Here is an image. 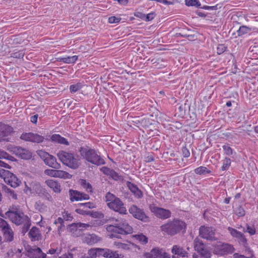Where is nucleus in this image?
Returning <instances> with one entry per match:
<instances>
[{
    "label": "nucleus",
    "mask_w": 258,
    "mask_h": 258,
    "mask_svg": "<svg viewBox=\"0 0 258 258\" xmlns=\"http://www.w3.org/2000/svg\"><path fill=\"white\" fill-rule=\"evenodd\" d=\"M78 151L83 159L93 164L99 166L105 163L104 159L97 154L95 149L86 145L79 147Z\"/></svg>",
    "instance_id": "f257e3e1"
},
{
    "label": "nucleus",
    "mask_w": 258,
    "mask_h": 258,
    "mask_svg": "<svg viewBox=\"0 0 258 258\" xmlns=\"http://www.w3.org/2000/svg\"><path fill=\"white\" fill-rule=\"evenodd\" d=\"M186 224L183 221L174 219L160 227L161 231L170 236H174L181 232L186 231Z\"/></svg>",
    "instance_id": "f03ea898"
},
{
    "label": "nucleus",
    "mask_w": 258,
    "mask_h": 258,
    "mask_svg": "<svg viewBox=\"0 0 258 258\" xmlns=\"http://www.w3.org/2000/svg\"><path fill=\"white\" fill-rule=\"evenodd\" d=\"M57 156L59 160L66 166L73 169L79 168L81 163L78 155L64 151H60Z\"/></svg>",
    "instance_id": "7ed1b4c3"
},
{
    "label": "nucleus",
    "mask_w": 258,
    "mask_h": 258,
    "mask_svg": "<svg viewBox=\"0 0 258 258\" xmlns=\"http://www.w3.org/2000/svg\"><path fill=\"white\" fill-rule=\"evenodd\" d=\"M105 201L107 202V206L115 212H118L121 214H126V209L124 206V204L120 199L110 192L106 193L105 196Z\"/></svg>",
    "instance_id": "20e7f679"
},
{
    "label": "nucleus",
    "mask_w": 258,
    "mask_h": 258,
    "mask_svg": "<svg viewBox=\"0 0 258 258\" xmlns=\"http://www.w3.org/2000/svg\"><path fill=\"white\" fill-rule=\"evenodd\" d=\"M108 232L120 233L126 235L133 232V228L128 224L125 220H115V222L107 226Z\"/></svg>",
    "instance_id": "39448f33"
},
{
    "label": "nucleus",
    "mask_w": 258,
    "mask_h": 258,
    "mask_svg": "<svg viewBox=\"0 0 258 258\" xmlns=\"http://www.w3.org/2000/svg\"><path fill=\"white\" fill-rule=\"evenodd\" d=\"M30 185L33 189V193H35L38 197L42 199L52 202L53 198L47 189L43 187L39 182L34 181L30 183Z\"/></svg>",
    "instance_id": "423d86ee"
},
{
    "label": "nucleus",
    "mask_w": 258,
    "mask_h": 258,
    "mask_svg": "<svg viewBox=\"0 0 258 258\" xmlns=\"http://www.w3.org/2000/svg\"><path fill=\"white\" fill-rule=\"evenodd\" d=\"M5 215L13 223L17 225L22 224L23 222L22 217L25 216L24 213L16 206L10 207L9 210L6 212Z\"/></svg>",
    "instance_id": "0eeeda50"
},
{
    "label": "nucleus",
    "mask_w": 258,
    "mask_h": 258,
    "mask_svg": "<svg viewBox=\"0 0 258 258\" xmlns=\"http://www.w3.org/2000/svg\"><path fill=\"white\" fill-rule=\"evenodd\" d=\"M216 229L212 226H201L199 228V236L210 241L218 239L216 235Z\"/></svg>",
    "instance_id": "6e6552de"
},
{
    "label": "nucleus",
    "mask_w": 258,
    "mask_h": 258,
    "mask_svg": "<svg viewBox=\"0 0 258 258\" xmlns=\"http://www.w3.org/2000/svg\"><path fill=\"white\" fill-rule=\"evenodd\" d=\"M227 230L233 238L237 239L239 244L243 246L246 252H251V249L248 245L247 240L242 233L231 227H228Z\"/></svg>",
    "instance_id": "1a4fd4ad"
},
{
    "label": "nucleus",
    "mask_w": 258,
    "mask_h": 258,
    "mask_svg": "<svg viewBox=\"0 0 258 258\" xmlns=\"http://www.w3.org/2000/svg\"><path fill=\"white\" fill-rule=\"evenodd\" d=\"M128 211L135 218L143 222H149L150 221V218L145 212L144 209L139 208L135 205H132Z\"/></svg>",
    "instance_id": "9d476101"
},
{
    "label": "nucleus",
    "mask_w": 258,
    "mask_h": 258,
    "mask_svg": "<svg viewBox=\"0 0 258 258\" xmlns=\"http://www.w3.org/2000/svg\"><path fill=\"white\" fill-rule=\"evenodd\" d=\"M149 208L150 211L159 219L165 220L171 217V212L169 210L158 207L155 204H150Z\"/></svg>",
    "instance_id": "9b49d317"
},
{
    "label": "nucleus",
    "mask_w": 258,
    "mask_h": 258,
    "mask_svg": "<svg viewBox=\"0 0 258 258\" xmlns=\"http://www.w3.org/2000/svg\"><path fill=\"white\" fill-rule=\"evenodd\" d=\"M234 250L233 246L227 243L219 242L215 247V253L221 255L232 253Z\"/></svg>",
    "instance_id": "f8f14e48"
},
{
    "label": "nucleus",
    "mask_w": 258,
    "mask_h": 258,
    "mask_svg": "<svg viewBox=\"0 0 258 258\" xmlns=\"http://www.w3.org/2000/svg\"><path fill=\"white\" fill-rule=\"evenodd\" d=\"M15 131L11 125L0 122V142L10 141V136L13 135Z\"/></svg>",
    "instance_id": "ddd939ff"
},
{
    "label": "nucleus",
    "mask_w": 258,
    "mask_h": 258,
    "mask_svg": "<svg viewBox=\"0 0 258 258\" xmlns=\"http://www.w3.org/2000/svg\"><path fill=\"white\" fill-rule=\"evenodd\" d=\"M15 154L25 160H29L32 157V153L28 150L21 147H16L13 149Z\"/></svg>",
    "instance_id": "4468645a"
},
{
    "label": "nucleus",
    "mask_w": 258,
    "mask_h": 258,
    "mask_svg": "<svg viewBox=\"0 0 258 258\" xmlns=\"http://www.w3.org/2000/svg\"><path fill=\"white\" fill-rule=\"evenodd\" d=\"M44 173L48 176L53 177H58L61 178H68L70 174L66 171L56 170V169H47L44 170Z\"/></svg>",
    "instance_id": "2eb2a0df"
},
{
    "label": "nucleus",
    "mask_w": 258,
    "mask_h": 258,
    "mask_svg": "<svg viewBox=\"0 0 258 258\" xmlns=\"http://www.w3.org/2000/svg\"><path fill=\"white\" fill-rule=\"evenodd\" d=\"M101 170L104 174L114 180L117 181L123 180L122 176L119 175L118 173L112 169L107 167H103Z\"/></svg>",
    "instance_id": "dca6fc26"
},
{
    "label": "nucleus",
    "mask_w": 258,
    "mask_h": 258,
    "mask_svg": "<svg viewBox=\"0 0 258 258\" xmlns=\"http://www.w3.org/2000/svg\"><path fill=\"white\" fill-rule=\"evenodd\" d=\"M28 236L31 241H39L42 239V236L39 229L33 226L28 233Z\"/></svg>",
    "instance_id": "f3484780"
},
{
    "label": "nucleus",
    "mask_w": 258,
    "mask_h": 258,
    "mask_svg": "<svg viewBox=\"0 0 258 258\" xmlns=\"http://www.w3.org/2000/svg\"><path fill=\"white\" fill-rule=\"evenodd\" d=\"M126 185L128 187V189L134 194V195L136 198L138 199H141L143 197V192L138 187L137 185L130 181H127Z\"/></svg>",
    "instance_id": "a211bd4d"
},
{
    "label": "nucleus",
    "mask_w": 258,
    "mask_h": 258,
    "mask_svg": "<svg viewBox=\"0 0 258 258\" xmlns=\"http://www.w3.org/2000/svg\"><path fill=\"white\" fill-rule=\"evenodd\" d=\"M101 238L94 234H87L83 239V242L89 245H93L100 241Z\"/></svg>",
    "instance_id": "6ab92c4d"
},
{
    "label": "nucleus",
    "mask_w": 258,
    "mask_h": 258,
    "mask_svg": "<svg viewBox=\"0 0 258 258\" xmlns=\"http://www.w3.org/2000/svg\"><path fill=\"white\" fill-rule=\"evenodd\" d=\"M45 183L49 187L52 189L54 192L58 194L61 192V185L58 182L52 179H47L45 180Z\"/></svg>",
    "instance_id": "aec40b11"
},
{
    "label": "nucleus",
    "mask_w": 258,
    "mask_h": 258,
    "mask_svg": "<svg viewBox=\"0 0 258 258\" xmlns=\"http://www.w3.org/2000/svg\"><path fill=\"white\" fill-rule=\"evenodd\" d=\"M44 163L45 165L56 169H58L61 167L60 163L57 162L56 158L51 155H49L47 160L45 161Z\"/></svg>",
    "instance_id": "412c9836"
},
{
    "label": "nucleus",
    "mask_w": 258,
    "mask_h": 258,
    "mask_svg": "<svg viewBox=\"0 0 258 258\" xmlns=\"http://www.w3.org/2000/svg\"><path fill=\"white\" fill-rule=\"evenodd\" d=\"M5 182L10 185L11 187L16 188L20 185L21 181L12 173L9 177L6 178Z\"/></svg>",
    "instance_id": "4be33fe9"
},
{
    "label": "nucleus",
    "mask_w": 258,
    "mask_h": 258,
    "mask_svg": "<svg viewBox=\"0 0 258 258\" xmlns=\"http://www.w3.org/2000/svg\"><path fill=\"white\" fill-rule=\"evenodd\" d=\"M161 252H162V248L155 247L153 248L149 252L145 253L144 256L146 258H161Z\"/></svg>",
    "instance_id": "5701e85b"
},
{
    "label": "nucleus",
    "mask_w": 258,
    "mask_h": 258,
    "mask_svg": "<svg viewBox=\"0 0 258 258\" xmlns=\"http://www.w3.org/2000/svg\"><path fill=\"white\" fill-rule=\"evenodd\" d=\"M23 218V222L22 224H23V226L21 228V233L24 235L26 232H27L31 225V219L29 218V217L27 215H25Z\"/></svg>",
    "instance_id": "b1692460"
},
{
    "label": "nucleus",
    "mask_w": 258,
    "mask_h": 258,
    "mask_svg": "<svg viewBox=\"0 0 258 258\" xmlns=\"http://www.w3.org/2000/svg\"><path fill=\"white\" fill-rule=\"evenodd\" d=\"M50 140L52 142L60 144L69 146L70 145L68 140L64 137H61L58 134H53L51 136Z\"/></svg>",
    "instance_id": "393cba45"
},
{
    "label": "nucleus",
    "mask_w": 258,
    "mask_h": 258,
    "mask_svg": "<svg viewBox=\"0 0 258 258\" xmlns=\"http://www.w3.org/2000/svg\"><path fill=\"white\" fill-rule=\"evenodd\" d=\"M172 252L174 254V255H178L182 257H188V253L185 251L183 248L178 246L177 245H174L172 249Z\"/></svg>",
    "instance_id": "a878e982"
},
{
    "label": "nucleus",
    "mask_w": 258,
    "mask_h": 258,
    "mask_svg": "<svg viewBox=\"0 0 258 258\" xmlns=\"http://www.w3.org/2000/svg\"><path fill=\"white\" fill-rule=\"evenodd\" d=\"M2 189L3 191L8 194V197H11L15 200L18 199L17 195L13 189L9 188L7 185L4 184H2Z\"/></svg>",
    "instance_id": "bb28decb"
},
{
    "label": "nucleus",
    "mask_w": 258,
    "mask_h": 258,
    "mask_svg": "<svg viewBox=\"0 0 258 258\" xmlns=\"http://www.w3.org/2000/svg\"><path fill=\"white\" fill-rule=\"evenodd\" d=\"M69 196L70 201L72 202L81 201V198L80 197V191L77 190L70 189L69 190Z\"/></svg>",
    "instance_id": "cd10ccee"
},
{
    "label": "nucleus",
    "mask_w": 258,
    "mask_h": 258,
    "mask_svg": "<svg viewBox=\"0 0 258 258\" xmlns=\"http://www.w3.org/2000/svg\"><path fill=\"white\" fill-rule=\"evenodd\" d=\"M78 58V56L77 55H74L66 57H60L58 58V60L66 63H74L77 60Z\"/></svg>",
    "instance_id": "c85d7f7f"
},
{
    "label": "nucleus",
    "mask_w": 258,
    "mask_h": 258,
    "mask_svg": "<svg viewBox=\"0 0 258 258\" xmlns=\"http://www.w3.org/2000/svg\"><path fill=\"white\" fill-rule=\"evenodd\" d=\"M252 31V28L245 25L240 26L239 29L237 31L238 36L240 37L243 35L246 34Z\"/></svg>",
    "instance_id": "c756f323"
},
{
    "label": "nucleus",
    "mask_w": 258,
    "mask_h": 258,
    "mask_svg": "<svg viewBox=\"0 0 258 258\" xmlns=\"http://www.w3.org/2000/svg\"><path fill=\"white\" fill-rule=\"evenodd\" d=\"M3 232L5 240L7 241L11 242L13 240V232L10 227L8 229H6V230L3 231Z\"/></svg>",
    "instance_id": "7c9ffc66"
},
{
    "label": "nucleus",
    "mask_w": 258,
    "mask_h": 258,
    "mask_svg": "<svg viewBox=\"0 0 258 258\" xmlns=\"http://www.w3.org/2000/svg\"><path fill=\"white\" fill-rule=\"evenodd\" d=\"M195 172L197 174L204 175L211 173V170H209L206 167L200 166L195 169Z\"/></svg>",
    "instance_id": "2f4dec72"
},
{
    "label": "nucleus",
    "mask_w": 258,
    "mask_h": 258,
    "mask_svg": "<svg viewBox=\"0 0 258 258\" xmlns=\"http://www.w3.org/2000/svg\"><path fill=\"white\" fill-rule=\"evenodd\" d=\"M195 248L198 252L205 248V245L203 241L198 237H196L194 240Z\"/></svg>",
    "instance_id": "473e14b6"
},
{
    "label": "nucleus",
    "mask_w": 258,
    "mask_h": 258,
    "mask_svg": "<svg viewBox=\"0 0 258 258\" xmlns=\"http://www.w3.org/2000/svg\"><path fill=\"white\" fill-rule=\"evenodd\" d=\"M83 85L82 83L79 82L77 84L71 85L70 86V92L73 94L77 92V91H80L82 87H83Z\"/></svg>",
    "instance_id": "72a5a7b5"
},
{
    "label": "nucleus",
    "mask_w": 258,
    "mask_h": 258,
    "mask_svg": "<svg viewBox=\"0 0 258 258\" xmlns=\"http://www.w3.org/2000/svg\"><path fill=\"white\" fill-rule=\"evenodd\" d=\"M44 140V137L43 136H40L37 134L33 133L31 142L35 143H42Z\"/></svg>",
    "instance_id": "f704fd0d"
},
{
    "label": "nucleus",
    "mask_w": 258,
    "mask_h": 258,
    "mask_svg": "<svg viewBox=\"0 0 258 258\" xmlns=\"http://www.w3.org/2000/svg\"><path fill=\"white\" fill-rule=\"evenodd\" d=\"M109 252H108L107 258H123L124 255L122 254L119 253L118 251H113L109 249Z\"/></svg>",
    "instance_id": "c9c22d12"
},
{
    "label": "nucleus",
    "mask_w": 258,
    "mask_h": 258,
    "mask_svg": "<svg viewBox=\"0 0 258 258\" xmlns=\"http://www.w3.org/2000/svg\"><path fill=\"white\" fill-rule=\"evenodd\" d=\"M96 250L98 257L102 256L105 258H107L108 252L110 251L108 248H96Z\"/></svg>",
    "instance_id": "e433bc0d"
},
{
    "label": "nucleus",
    "mask_w": 258,
    "mask_h": 258,
    "mask_svg": "<svg viewBox=\"0 0 258 258\" xmlns=\"http://www.w3.org/2000/svg\"><path fill=\"white\" fill-rule=\"evenodd\" d=\"M80 183L81 186H83L84 188H85L88 192L92 191V186L91 184L90 183L87 182L86 181V180L81 179Z\"/></svg>",
    "instance_id": "4c0bfd02"
},
{
    "label": "nucleus",
    "mask_w": 258,
    "mask_h": 258,
    "mask_svg": "<svg viewBox=\"0 0 258 258\" xmlns=\"http://www.w3.org/2000/svg\"><path fill=\"white\" fill-rule=\"evenodd\" d=\"M235 214L239 217H243L245 215V211L243 208V207L239 205L237 208H236L235 210Z\"/></svg>",
    "instance_id": "58836bf2"
},
{
    "label": "nucleus",
    "mask_w": 258,
    "mask_h": 258,
    "mask_svg": "<svg viewBox=\"0 0 258 258\" xmlns=\"http://www.w3.org/2000/svg\"><path fill=\"white\" fill-rule=\"evenodd\" d=\"M185 5L188 6H195L199 8L201 6V4L198 0H185Z\"/></svg>",
    "instance_id": "ea45409f"
},
{
    "label": "nucleus",
    "mask_w": 258,
    "mask_h": 258,
    "mask_svg": "<svg viewBox=\"0 0 258 258\" xmlns=\"http://www.w3.org/2000/svg\"><path fill=\"white\" fill-rule=\"evenodd\" d=\"M231 165V159L228 157H225L223 160V165L222 166V170H227L229 168Z\"/></svg>",
    "instance_id": "a19ab883"
},
{
    "label": "nucleus",
    "mask_w": 258,
    "mask_h": 258,
    "mask_svg": "<svg viewBox=\"0 0 258 258\" xmlns=\"http://www.w3.org/2000/svg\"><path fill=\"white\" fill-rule=\"evenodd\" d=\"M25 54L24 50L13 52L11 54V56L16 58H22Z\"/></svg>",
    "instance_id": "79ce46f5"
},
{
    "label": "nucleus",
    "mask_w": 258,
    "mask_h": 258,
    "mask_svg": "<svg viewBox=\"0 0 258 258\" xmlns=\"http://www.w3.org/2000/svg\"><path fill=\"white\" fill-rule=\"evenodd\" d=\"M12 172L9 170L4 169H0V177L4 179V181L6 180V178L9 177L12 174Z\"/></svg>",
    "instance_id": "37998d69"
},
{
    "label": "nucleus",
    "mask_w": 258,
    "mask_h": 258,
    "mask_svg": "<svg viewBox=\"0 0 258 258\" xmlns=\"http://www.w3.org/2000/svg\"><path fill=\"white\" fill-rule=\"evenodd\" d=\"M198 252L204 257L210 258L212 254L209 250L207 248H204L202 250H200Z\"/></svg>",
    "instance_id": "c03bdc74"
},
{
    "label": "nucleus",
    "mask_w": 258,
    "mask_h": 258,
    "mask_svg": "<svg viewBox=\"0 0 258 258\" xmlns=\"http://www.w3.org/2000/svg\"><path fill=\"white\" fill-rule=\"evenodd\" d=\"M191 30L189 29L183 28L180 30V32L176 34V36H181L182 37L186 38L188 34H189L188 32Z\"/></svg>",
    "instance_id": "a18cd8bd"
},
{
    "label": "nucleus",
    "mask_w": 258,
    "mask_h": 258,
    "mask_svg": "<svg viewBox=\"0 0 258 258\" xmlns=\"http://www.w3.org/2000/svg\"><path fill=\"white\" fill-rule=\"evenodd\" d=\"M37 154L40 157V158L43 161L44 163L45 162V161L47 160L48 157L50 155L48 153L43 151L42 150L38 151Z\"/></svg>",
    "instance_id": "49530a36"
},
{
    "label": "nucleus",
    "mask_w": 258,
    "mask_h": 258,
    "mask_svg": "<svg viewBox=\"0 0 258 258\" xmlns=\"http://www.w3.org/2000/svg\"><path fill=\"white\" fill-rule=\"evenodd\" d=\"M78 206L83 207V209L86 210L87 209H93L95 208V205L94 203L91 202H87L85 203H79L78 204Z\"/></svg>",
    "instance_id": "de8ad7c7"
},
{
    "label": "nucleus",
    "mask_w": 258,
    "mask_h": 258,
    "mask_svg": "<svg viewBox=\"0 0 258 258\" xmlns=\"http://www.w3.org/2000/svg\"><path fill=\"white\" fill-rule=\"evenodd\" d=\"M32 134L33 133L30 132L23 133L21 135L20 139L26 141L31 142Z\"/></svg>",
    "instance_id": "09e8293b"
},
{
    "label": "nucleus",
    "mask_w": 258,
    "mask_h": 258,
    "mask_svg": "<svg viewBox=\"0 0 258 258\" xmlns=\"http://www.w3.org/2000/svg\"><path fill=\"white\" fill-rule=\"evenodd\" d=\"M34 207L35 209L38 210L40 212H42L44 211L45 206L41 201H38L35 202Z\"/></svg>",
    "instance_id": "8fccbe9b"
},
{
    "label": "nucleus",
    "mask_w": 258,
    "mask_h": 258,
    "mask_svg": "<svg viewBox=\"0 0 258 258\" xmlns=\"http://www.w3.org/2000/svg\"><path fill=\"white\" fill-rule=\"evenodd\" d=\"M246 230H245L244 228H243V232H247L250 235H253L255 233V228L253 225L249 226L248 224H246Z\"/></svg>",
    "instance_id": "3c124183"
},
{
    "label": "nucleus",
    "mask_w": 258,
    "mask_h": 258,
    "mask_svg": "<svg viewBox=\"0 0 258 258\" xmlns=\"http://www.w3.org/2000/svg\"><path fill=\"white\" fill-rule=\"evenodd\" d=\"M223 150L225 152V153L228 155H231L233 154V149L229 146L228 144H226L224 145L222 147Z\"/></svg>",
    "instance_id": "603ef678"
},
{
    "label": "nucleus",
    "mask_w": 258,
    "mask_h": 258,
    "mask_svg": "<svg viewBox=\"0 0 258 258\" xmlns=\"http://www.w3.org/2000/svg\"><path fill=\"white\" fill-rule=\"evenodd\" d=\"M114 244L118 248H121L124 250H129L130 249V245L125 243H122L119 242H114Z\"/></svg>",
    "instance_id": "864d4df0"
},
{
    "label": "nucleus",
    "mask_w": 258,
    "mask_h": 258,
    "mask_svg": "<svg viewBox=\"0 0 258 258\" xmlns=\"http://www.w3.org/2000/svg\"><path fill=\"white\" fill-rule=\"evenodd\" d=\"M87 254L90 258H96L97 257V252L96 248H92L88 250Z\"/></svg>",
    "instance_id": "5fc2aeb1"
},
{
    "label": "nucleus",
    "mask_w": 258,
    "mask_h": 258,
    "mask_svg": "<svg viewBox=\"0 0 258 258\" xmlns=\"http://www.w3.org/2000/svg\"><path fill=\"white\" fill-rule=\"evenodd\" d=\"M227 47L224 44H219L217 47V53L218 54H221L226 51Z\"/></svg>",
    "instance_id": "6e6d98bb"
},
{
    "label": "nucleus",
    "mask_w": 258,
    "mask_h": 258,
    "mask_svg": "<svg viewBox=\"0 0 258 258\" xmlns=\"http://www.w3.org/2000/svg\"><path fill=\"white\" fill-rule=\"evenodd\" d=\"M75 212L79 214L82 215H90L91 213V212L89 211H87L86 210L84 209H80L78 208L75 210Z\"/></svg>",
    "instance_id": "4d7b16f0"
},
{
    "label": "nucleus",
    "mask_w": 258,
    "mask_h": 258,
    "mask_svg": "<svg viewBox=\"0 0 258 258\" xmlns=\"http://www.w3.org/2000/svg\"><path fill=\"white\" fill-rule=\"evenodd\" d=\"M24 192L27 195H31L33 194V189L32 186H29L26 182H25V188L23 189Z\"/></svg>",
    "instance_id": "13d9d810"
},
{
    "label": "nucleus",
    "mask_w": 258,
    "mask_h": 258,
    "mask_svg": "<svg viewBox=\"0 0 258 258\" xmlns=\"http://www.w3.org/2000/svg\"><path fill=\"white\" fill-rule=\"evenodd\" d=\"M137 237V239H138L140 242H141L142 244H145L148 242V238L143 234H141L140 235H138Z\"/></svg>",
    "instance_id": "bf43d9fd"
},
{
    "label": "nucleus",
    "mask_w": 258,
    "mask_h": 258,
    "mask_svg": "<svg viewBox=\"0 0 258 258\" xmlns=\"http://www.w3.org/2000/svg\"><path fill=\"white\" fill-rule=\"evenodd\" d=\"M62 215L63 219L66 221H72V219H73V217L72 215H71V214L69 213L68 212H67V211H64L62 213Z\"/></svg>",
    "instance_id": "052dcab7"
},
{
    "label": "nucleus",
    "mask_w": 258,
    "mask_h": 258,
    "mask_svg": "<svg viewBox=\"0 0 258 258\" xmlns=\"http://www.w3.org/2000/svg\"><path fill=\"white\" fill-rule=\"evenodd\" d=\"M0 227L2 228L3 231L6 230V229H8L10 227L7 222L4 220V219H0Z\"/></svg>",
    "instance_id": "680f3d73"
},
{
    "label": "nucleus",
    "mask_w": 258,
    "mask_h": 258,
    "mask_svg": "<svg viewBox=\"0 0 258 258\" xmlns=\"http://www.w3.org/2000/svg\"><path fill=\"white\" fill-rule=\"evenodd\" d=\"M185 106L186 104H184V105H181L178 107V110L179 113V115L183 116L185 115Z\"/></svg>",
    "instance_id": "e2e57ef3"
},
{
    "label": "nucleus",
    "mask_w": 258,
    "mask_h": 258,
    "mask_svg": "<svg viewBox=\"0 0 258 258\" xmlns=\"http://www.w3.org/2000/svg\"><path fill=\"white\" fill-rule=\"evenodd\" d=\"M70 230L74 233L75 232H77L79 231V227L78 225V223H74L71 225H69Z\"/></svg>",
    "instance_id": "0e129e2a"
},
{
    "label": "nucleus",
    "mask_w": 258,
    "mask_h": 258,
    "mask_svg": "<svg viewBox=\"0 0 258 258\" xmlns=\"http://www.w3.org/2000/svg\"><path fill=\"white\" fill-rule=\"evenodd\" d=\"M247 254H250V255L248 256H245L244 255L240 254L237 253H235L234 254L233 256L234 258H252L253 256V254L252 253V251L251 250V252H247Z\"/></svg>",
    "instance_id": "69168bd1"
},
{
    "label": "nucleus",
    "mask_w": 258,
    "mask_h": 258,
    "mask_svg": "<svg viewBox=\"0 0 258 258\" xmlns=\"http://www.w3.org/2000/svg\"><path fill=\"white\" fill-rule=\"evenodd\" d=\"M121 20L120 18H117L115 16H111L108 18V22L110 24L118 23Z\"/></svg>",
    "instance_id": "338daca9"
},
{
    "label": "nucleus",
    "mask_w": 258,
    "mask_h": 258,
    "mask_svg": "<svg viewBox=\"0 0 258 258\" xmlns=\"http://www.w3.org/2000/svg\"><path fill=\"white\" fill-rule=\"evenodd\" d=\"M78 225L79 227V231H82L84 229H86L88 227H90V225L88 224H85L82 223H78Z\"/></svg>",
    "instance_id": "774afa93"
}]
</instances>
